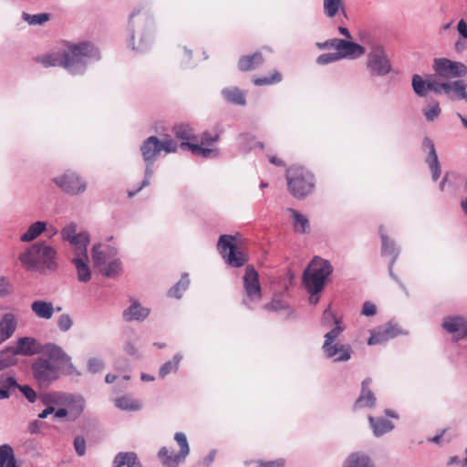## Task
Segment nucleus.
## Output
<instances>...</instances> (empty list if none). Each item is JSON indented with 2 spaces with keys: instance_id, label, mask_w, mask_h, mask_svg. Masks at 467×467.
Here are the masks:
<instances>
[{
  "instance_id": "f257e3e1",
  "label": "nucleus",
  "mask_w": 467,
  "mask_h": 467,
  "mask_svg": "<svg viewBox=\"0 0 467 467\" xmlns=\"http://www.w3.org/2000/svg\"><path fill=\"white\" fill-rule=\"evenodd\" d=\"M71 358L56 345L46 347L43 354L32 363V373L40 387H48L59 378L63 368H71Z\"/></svg>"
},
{
  "instance_id": "f03ea898",
  "label": "nucleus",
  "mask_w": 467,
  "mask_h": 467,
  "mask_svg": "<svg viewBox=\"0 0 467 467\" xmlns=\"http://www.w3.org/2000/svg\"><path fill=\"white\" fill-rule=\"evenodd\" d=\"M178 143L170 137H167L163 140H160L156 136H150L142 142L140 146V152L142 159L146 163V178L144 179L141 185L136 192H129L130 197H132L143 187L149 185L150 178L151 177L152 174V166L157 157L161 154V152L164 151L166 154L174 153L178 150Z\"/></svg>"
},
{
  "instance_id": "7ed1b4c3",
  "label": "nucleus",
  "mask_w": 467,
  "mask_h": 467,
  "mask_svg": "<svg viewBox=\"0 0 467 467\" xmlns=\"http://www.w3.org/2000/svg\"><path fill=\"white\" fill-rule=\"evenodd\" d=\"M99 57L97 47L90 42H81L78 44H68L67 49L62 53V67L76 73L78 69L85 67L89 58L98 59Z\"/></svg>"
},
{
  "instance_id": "20e7f679",
  "label": "nucleus",
  "mask_w": 467,
  "mask_h": 467,
  "mask_svg": "<svg viewBox=\"0 0 467 467\" xmlns=\"http://www.w3.org/2000/svg\"><path fill=\"white\" fill-rule=\"evenodd\" d=\"M285 177L288 191L296 199H304L315 190V176L304 166H291L287 169Z\"/></svg>"
},
{
  "instance_id": "39448f33",
  "label": "nucleus",
  "mask_w": 467,
  "mask_h": 467,
  "mask_svg": "<svg viewBox=\"0 0 467 467\" xmlns=\"http://www.w3.org/2000/svg\"><path fill=\"white\" fill-rule=\"evenodd\" d=\"M330 263L320 257H315L303 275V283L308 293H319L325 286L326 279L332 273Z\"/></svg>"
},
{
  "instance_id": "423d86ee",
  "label": "nucleus",
  "mask_w": 467,
  "mask_h": 467,
  "mask_svg": "<svg viewBox=\"0 0 467 467\" xmlns=\"http://www.w3.org/2000/svg\"><path fill=\"white\" fill-rule=\"evenodd\" d=\"M221 133L222 130L219 126H216L213 132L205 130L201 134L200 144L194 142H182L180 147L187 149L196 156L202 158H216L219 156V149L213 147V145L219 140Z\"/></svg>"
},
{
  "instance_id": "0eeeda50",
  "label": "nucleus",
  "mask_w": 467,
  "mask_h": 467,
  "mask_svg": "<svg viewBox=\"0 0 467 467\" xmlns=\"http://www.w3.org/2000/svg\"><path fill=\"white\" fill-rule=\"evenodd\" d=\"M56 251L48 245L35 244L19 256L20 261L28 268L45 265L51 268L54 265Z\"/></svg>"
},
{
  "instance_id": "6e6552de",
  "label": "nucleus",
  "mask_w": 467,
  "mask_h": 467,
  "mask_svg": "<svg viewBox=\"0 0 467 467\" xmlns=\"http://www.w3.org/2000/svg\"><path fill=\"white\" fill-rule=\"evenodd\" d=\"M217 247L220 254L232 267H240L247 261L246 255L237 249L236 240L233 235H221Z\"/></svg>"
},
{
  "instance_id": "1a4fd4ad",
  "label": "nucleus",
  "mask_w": 467,
  "mask_h": 467,
  "mask_svg": "<svg viewBox=\"0 0 467 467\" xmlns=\"http://www.w3.org/2000/svg\"><path fill=\"white\" fill-rule=\"evenodd\" d=\"M366 66L373 77H381L389 74L391 64L382 47H374L367 57Z\"/></svg>"
},
{
  "instance_id": "9d476101",
  "label": "nucleus",
  "mask_w": 467,
  "mask_h": 467,
  "mask_svg": "<svg viewBox=\"0 0 467 467\" xmlns=\"http://www.w3.org/2000/svg\"><path fill=\"white\" fill-rule=\"evenodd\" d=\"M174 440L180 447V451L178 453H170L166 447L161 448L158 452L160 460L166 467H177L186 458L190 451L187 438L184 433H175Z\"/></svg>"
},
{
  "instance_id": "9b49d317",
  "label": "nucleus",
  "mask_w": 467,
  "mask_h": 467,
  "mask_svg": "<svg viewBox=\"0 0 467 467\" xmlns=\"http://www.w3.org/2000/svg\"><path fill=\"white\" fill-rule=\"evenodd\" d=\"M433 70L441 78H459L467 74V67L451 59L441 57L433 61Z\"/></svg>"
},
{
  "instance_id": "f8f14e48",
  "label": "nucleus",
  "mask_w": 467,
  "mask_h": 467,
  "mask_svg": "<svg viewBox=\"0 0 467 467\" xmlns=\"http://www.w3.org/2000/svg\"><path fill=\"white\" fill-rule=\"evenodd\" d=\"M244 286L246 295V299L244 301L245 305H247V300L259 301L261 299L259 275L255 269L251 265H248L245 268V273L244 275Z\"/></svg>"
},
{
  "instance_id": "ddd939ff",
  "label": "nucleus",
  "mask_w": 467,
  "mask_h": 467,
  "mask_svg": "<svg viewBox=\"0 0 467 467\" xmlns=\"http://www.w3.org/2000/svg\"><path fill=\"white\" fill-rule=\"evenodd\" d=\"M55 183L65 192L78 194L86 190V183L81 178L72 171H66L61 176L54 179Z\"/></svg>"
},
{
  "instance_id": "4468645a",
  "label": "nucleus",
  "mask_w": 467,
  "mask_h": 467,
  "mask_svg": "<svg viewBox=\"0 0 467 467\" xmlns=\"http://www.w3.org/2000/svg\"><path fill=\"white\" fill-rule=\"evenodd\" d=\"M61 235L64 240L69 242L75 253L87 251L89 238L84 233L77 234V228L74 224L66 226L62 230Z\"/></svg>"
},
{
  "instance_id": "2eb2a0df",
  "label": "nucleus",
  "mask_w": 467,
  "mask_h": 467,
  "mask_svg": "<svg viewBox=\"0 0 467 467\" xmlns=\"http://www.w3.org/2000/svg\"><path fill=\"white\" fill-rule=\"evenodd\" d=\"M442 327L453 334L455 340L467 337V320L462 317H446L443 319Z\"/></svg>"
},
{
  "instance_id": "dca6fc26",
  "label": "nucleus",
  "mask_w": 467,
  "mask_h": 467,
  "mask_svg": "<svg viewBox=\"0 0 467 467\" xmlns=\"http://www.w3.org/2000/svg\"><path fill=\"white\" fill-rule=\"evenodd\" d=\"M323 351L327 358H335V361H347L351 357L352 348L350 345L339 343H330L326 347L323 344Z\"/></svg>"
},
{
  "instance_id": "f3484780",
  "label": "nucleus",
  "mask_w": 467,
  "mask_h": 467,
  "mask_svg": "<svg viewBox=\"0 0 467 467\" xmlns=\"http://www.w3.org/2000/svg\"><path fill=\"white\" fill-rule=\"evenodd\" d=\"M17 317L13 313H5L0 319V340L4 343L9 339L17 328Z\"/></svg>"
},
{
  "instance_id": "a211bd4d",
  "label": "nucleus",
  "mask_w": 467,
  "mask_h": 467,
  "mask_svg": "<svg viewBox=\"0 0 467 467\" xmlns=\"http://www.w3.org/2000/svg\"><path fill=\"white\" fill-rule=\"evenodd\" d=\"M338 47L337 50V56L341 58L345 57H358L365 54V47L359 44L341 39L337 42Z\"/></svg>"
},
{
  "instance_id": "6ab92c4d",
  "label": "nucleus",
  "mask_w": 467,
  "mask_h": 467,
  "mask_svg": "<svg viewBox=\"0 0 467 467\" xmlns=\"http://www.w3.org/2000/svg\"><path fill=\"white\" fill-rule=\"evenodd\" d=\"M14 349L17 355L33 356L40 352V344L33 337H25L17 340Z\"/></svg>"
},
{
  "instance_id": "aec40b11",
  "label": "nucleus",
  "mask_w": 467,
  "mask_h": 467,
  "mask_svg": "<svg viewBox=\"0 0 467 467\" xmlns=\"http://www.w3.org/2000/svg\"><path fill=\"white\" fill-rule=\"evenodd\" d=\"M88 257L87 251L75 253V257L72 259V262L78 271V279L80 282H88L91 277V274L88 266Z\"/></svg>"
},
{
  "instance_id": "412c9836",
  "label": "nucleus",
  "mask_w": 467,
  "mask_h": 467,
  "mask_svg": "<svg viewBox=\"0 0 467 467\" xmlns=\"http://www.w3.org/2000/svg\"><path fill=\"white\" fill-rule=\"evenodd\" d=\"M370 383V378H367L362 381L361 393L354 404V409L364 407L371 408L375 405L376 398L372 391L368 389Z\"/></svg>"
},
{
  "instance_id": "4be33fe9",
  "label": "nucleus",
  "mask_w": 467,
  "mask_h": 467,
  "mask_svg": "<svg viewBox=\"0 0 467 467\" xmlns=\"http://www.w3.org/2000/svg\"><path fill=\"white\" fill-rule=\"evenodd\" d=\"M21 462L17 461L14 449L9 444L0 445V467H21Z\"/></svg>"
},
{
  "instance_id": "5701e85b",
  "label": "nucleus",
  "mask_w": 467,
  "mask_h": 467,
  "mask_svg": "<svg viewBox=\"0 0 467 467\" xmlns=\"http://www.w3.org/2000/svg\"><path fill=\"white\" fill-rule=\"evenodd\" d=\"M41 400L46 406H67L72 401V397L61 392H50L43 395Z\"/></svg>"
},
{
  "instance_id": "b1692460",
  "label": "nucleus",
  "mask_w": 467,
  "mask_h": 467,
  "mask_svg": "<svg viewBox=\"0 0 467 467\" xmlns=\"http://www.w3.org/2000/svg\"><path fill=\"white\" fill-rule=\"evenodd\" d=\"M263 63H264L263 55L259 52H256L252 55L244 56V57H240V59L238 61V68L241 71L246 72V71L255 69Z\"/></svg>"
},
{
  "instance_id": "393cba45",
  "label": "nucleus",
  "mask_w": 467,
  "mask_h": 467,
  "mask_svg": "<svg viewBox=\"0 0 467 467\" xmlns=\"http://www.w3.org/2000/svg\"><path fill=\"white\" fill-rule=\"evenodd\" d=\"M323 11L328 18H334L340 13L346 15L344 0H323Z\"/></svg>"
},
{
  "instance_id": "a878e982",
  "label": "nucleus",
  "mask_w": 467,
  "mask_h": 467,
  "mask_svg": "<svg viewBox=\"0 0 467 467\" xmlns=\"http://www.w3.org/2000/svg\"><path fill=\"white\" fill-rule=\"evenodd\" d=\"M31 309L37 317L43 319H50L54 314L53 304L43 300L34 301Z\"/></svg>"
},
{
  "instance_id": "bb28decb",
  "label": "nucleus",
  "mask_w": 467,
  "mask_h": 467,
  "mask_svg": "<svg viewBox=\"0 0 467 467\" xmlns=\"http://www.w3.org/2000/svg\"><path fill=\"white\" fill-rule=\"evenodd\" d=\"M466 88V82L462 79L449 82V88H447L446 94L451 99H457L467 101Z\"/></svg>"
},
{
  "instance_id": "cd10ccee",
  "label": "nucleus",
  "mask_w": 467,
  "mask_h": 467,
  "mask_svg": "<svg viewBox=\"0 0 467 467\" xmlns=\"http://www.w3.org/2000/svg\"><path fill=\"white\" fill-rule=\"evenodd\" d=\"M150 314V310L141 306L139 303H133L129 308L123 312L126 321L143 320Z\"/></svg>"
},
{
  "instance_id": "c85d7f7f",
  "label": "nucleus",
  "mask_w": 467,
  "mask_h": 467,
  "mask_svg": "<svg viewBox=\"0 0 467 467\" xmlns=\"http://www.w3.org/2000/svg\"><path fill=\"white\" fill-rule=\"evenodd\" d=\"M287 212L291 213L293 218V227L296 233L298 234H306L310 229V224L308 219L302 213H298L296 210L288 208Z\"/></svg>"
},
{
  "instance_id": "c756f323",
  "label": "nucleus",
  "mask_w": 467,
  "mask_h": 467,
  "mask_svg": "<svg viewBox=\"0 0 467 467\" xmlns=\"http://www.w3.org/2000/svg\"><path fill=\"white\" fill-rule=\"evenodd\" d=\"M142 467L134 452H119L113 461V467Z\"/></svg>"
},
{
  "instance_id": "7c9ffc66",
  "label": "nucleus",
  "mask_w": 467,
  "mask_h": 467,
  "mask_svg": "<svg viewBox=\"0 0 467 467\" xmlns=\"http://www.w3.org/2000/svg\"><path fill=\"white\" fill-rule=\"evenodd\" d=\"M368 420L374 434L378 437L390 431L394 428L393 423L384 418L369 417Z\"/></svg>"
},
{
  "instance_id": "2f4dec72",
  "label": "nucleus",
  "mask_w": 467,
  "mask_h": 467,
  "mask_svg": "<svg viewBox=\"0 0 467 467\" xmlns=\"http://www.w3.org/2000/svg\"><path fill=\"white\" fill-rule=\"evenodd\" d=\"M18 386L16 379L12 376L1 375L0 376V400L8 399L11 396L13 389Z\"/></svg>"
},
{
  "instance_id": "473e14b6",
  "label": "nucleus",
  "mask_w": 467,
  "mask_h": 467,
  "mask_svg": "<svg viewBox=\"0 0 467 467\" xmlns=\"http://www.w3.org/2000/svg\"><path fill=\"white\" fill-rule=\"evenodd\" d=\"M172 132L176 138L182 140V142H191L196 140L193 129L189 124H177L172 128Z\"/></svg>"
},
{
  "instance_id": "72a5a7b5",
  "label": "nucleus",
  "mask_w": 467,
  "mask_h": 467,
  "mask_svg": "<svg viewBox=\"0 0 467 467\" xmlns=\"http://www.w3.org/2000/svg\"><path fill=\"white\" fill-rule=\"evenodd\" d=\"M223 98L230 103L244 106L245 104V97L244 92L238 88H228L222 91Z\"/></svg>"
},
{
  "instance_id": "f704fd0d",
  "label": "nucleus",
  "mask_w": 467,
  "mask_h": 467,
  "mask_svg": "<svg viewBox=\"0 0 467 467\" xmlns=\"http://www.w3.org/2000/svg\"><path fill=\"white\" fill-rule=\"evenodd\" d=\"M344 467H375L368 456L359 453H352L347 459Z\"/></svg>"
},
{
  "instance_id": "c9c22d12",
  "label": "nucleus",
  "mask_w": 467,
  "mask_h": 467,
  "mask_svg": "<svg viewBox=\"0 0 467 467\" xmlns=\"http://www.w3.org/2000/svg\"><path fill=\"white\" fill-rule=\"evenodd\" d=\"M36 61L41 63L46 67L57 66L62 67V53L60 54L58 52H53L44 56H40L36 58Z\"/></svg>"
},
{
  "instance_id": "e433bc0d",
  "label": "nucleus",
  "mask_w": 467,
  "mask_h": 467,
  "mask_svg": "<svg viewBox=\"0 0 467 467\" xmlns=\"http://www.w3.org/2000/svg\"><path fill=\"white\" fill-rule=\"evenodd\" d=\"M102 247L101 244L94 245L92 249V259L94 265L99 269L102 267L105 264H107L109 259V255L113 254V251L110 250L109 254H106L105 251L100 250Z\"/></svg>"
},
{
  "instance_id": "4c0bfd02",
  "label": "nucleus",
  "mask_w": 467,
  "mask_h": 467,
  "mask_svg": "<svg viewBox=\"0 0 467 467\" xmlns=\"http://www.w3.org/2000/svg\"><path fill=\"white\" fill-rule=\"evenodd\" d=\"M46 229L44 222H36L29 226L27 231L21 236V241L30 242L36 238Z\"/></svg>"
},
{
  "instance_id": "58836bf2",
  "label": "nucleus",
  "mask_w": 467,
  "mask_h": 467,
  "mask_svg": "<svg viewBox=\"0 0 467 467\" xmlns=\"http://www.w3.org/2000/svg\"><path fill=\"white\" fill-rule=\"evenodd\" d=\"M99 271L107 277H116L121 272V263L119 259H113L100 267Z\"/></svg>"
},
{
  "instance_id": "ea45409f",
  "label": "nucleus",
  "mask_w": 467,
  "mask_h": 467,
  "mask_svg": "<svg viewBox=\"0 0 467 467\" xmlns=\"http://www.w3.org/2000/svg\"><path fill=\"white\" fill-rule=\"evenodd\" d=\"M413 91L419 96V97H425L427 93L429 92L428 88V78L426 79H423L421 76L415 74L412 77L411 81Z\"/></svg>"
},
{
  "instance_id": "a19ab883",
  "label": "nucleus",
  "mask_w": 467,
  "mask_h": 467,
  "mask_svg": "<svg viewBox=\"0 0 467 467\" xmlns=\"http://www.w3.org/2000/svg\"><path fill=\"white\" fill-rule=\"evenodd\" d=\"M17 354L15 353L14 348H6L5 350L0 352V370L8 368L15 364V357Z\"/></svg>"
},
{
  "instance_id": "79ce46f5",
  "label": "nucleus",
  "mask_w": 467,
  "mask_h": 467,
  "mask_svg": "<svg viewBox=\"0 0 467 467\" xmlns=\"http://www.w3.org/2000/svg\"><path fill=\"white\" fill-rule=\"evenodd\" d=\"M428 88L429 91H433L436 94H446L449 88V82H441L434 76H428Z\"/></svg>"
},
{
  "instance_id": "37998d69",
  "label": "nucleus",
  "mask_w": 467,
  "mask_h": 467,
  "mask_svg": "<svg viewBox=\"0 0 467 467\" xmlns=\"http://www.w3.org/2000/svg\"><path fill=\"white\" fill-rule=\"evenodd\" d=\"M282 78V74L275 70L269 77L255 78L253 81L256 86H265L279 83Z\"/></svg>"
},
{
  "instance_id": "c03bdc74",
  "label": "nucleus",
  "mask_w": 467,
  "mask_h": 467,
  "mask_svg": "<svg viewBox=\"0 0 467 467\" xmlns=\"http://www.w3.org/2000/svg\"><path fill=\"white\" fill-rule=\"evenodd\" d=\"M180 358L178 357H173L172 359L167 361L163 364L160 368V377L165 378L168 374L176 372L179 367Z\"/></svg>"
},
{
  "instance_id": "a18cd8bd",
  "label": "nucleus",
  "mask_w": 467,
  "mask_h": 467,
  "mask_svg": "<svg viewBox=\"0 0 467 467\" xmlns=\"http://www.w3.org/2000/svg\"><path fill=\"white\" fill-rule=\"evenodd\" d=\"M422 144H423V147L429 149V154L426 159V161L428 162V164L429 165L438 164L439 161H438V156L436 153L435 145H434L433 141L429 138H425Z\"/></svg>"
},
{
  "instance_id": "49530a36",
  "label": "nucleus",
  "mask_w": 467,
  "mask_h": 467,
  "mask_svg": "<svg viewBox=\"0 0 467 467\" xmlns=\"http://www.w3.org/2000/svg\"><path fill=\"white\" fill-rule=\"evenodd\" d=\"M188 285L189 280L186 276H183L174 286L170 289L169 296L178 299L181 298L182 292L187 289Z\"/></svg>"
},
{
  "instance_id": "de8ad7c7",
  "label": "nucleus",
  "mask_w": 467,
  "mask_h": 467,
  "mask_svg": "<svg viewBox=\"0 0 467 467\" xmlns=\"http://www.w3.org/2000/svg\"><path fill=\"white\" fill-rule=\"evenodd\" d=\"M441 108L438 102H433L427 108L423 109V114L428 121H433L441 114Z\"/></svg>"
},
{
  "instance_id": "09e8293b",
  "label": "nucleus",
  "mask_w": 467,
  "mask_h": 467,
  "mask_svg": "<svg viewBox=\"0 0 467 467\" xmlns=\"http://www.w3.org/2000/svg\"><path fill=\"white\" fill-rule=\"evenodd\" d=\"M345 327L338 323L336 325V327L331 329L329 332H327L325 335V341L324 344H326V347L330 345V343H334L337 338L340 336V334L344 331Z\"/></svg>"
},
{
  "instance_id": "8fccbe9b",
  "label": "nucleus",
  "mask_w": 467,
  "mask_h": 467,
  "mask_svg": "<svg viewBox=\"0 0 467 467\" xmlns=\"http://www.w3.org/2000/svg\"><path fill=\"white\" fill-rule=\"evenodd\" d=\"M116 406L122 410H136L140 408L139 403L127 397H120L116 400Z\"/></svg>"
},
{
  "instance_id": "3c124183",
  "label": "nucleus",
  "mask_w": 467,
  "mask_h": 467,
  "mask_svg": "<svg viewBox=\"0 0 467 467\" xmlns=\"http://www.w3.org/2000/svg\"><path fill=\"white\" fill-rule=\"evenodd\" d=\"M23 17L30 25H36V24L41 25L49 19V15L48 14L29 15L26 13H23Z\"/></svg>"
},
{
  "instance_id": "603ef678",
  "label": "nucleus",
  "mask_w": 467,
  "mask_h": 467,
  "mask_svg": "<svg viewBox=\"0 0 467 467\" xmlns=\"http://www.w3.org/2000/svg\"><path fill=\"white\" fill-rule=\"evenodd\" d=\"M104 368V362L99 358H91L88 361V370L91 373H98Z\"/></svg>"
},
{
  "instance_id": "864d4df0",
  "label": "nucleus",
  "mask_w": 467,
  "mask_h": 467,
  "mask_svg": "<svg viewBox=\"0 0 467 467\" xmlns=\"http://www.w3.org/2000/svg\"><path fill=\"white\" fill-rule=\"evenodd\" d=\"M388 341V337L383 329H379L371 334L368 340V345H377Z\"/></svg>"
},
{
  "instance_id": "5fc2aeb1",
  "label": "nucleus",
  "mask_w": 467,
  "mask_h": 467,
  "mask_svg": "<svg viewBox=\"0 0 467 467\" xmlns=\"http://www.w3.org/2000/svg\"><path fill=\"white\" fill-rule=\"evenodd\" d=\"M16 387H17L16 389H18L23 393V395L26 397V399L29 402L33 403L36 400V399H37L36 392L30 386H28V385L22 386V385L18 384V386H16Z\"/></svg>"
},
{
  "instance_id": "6e6d98bb",
  "label": "nucleus",
  "mask_w": 467,
  "mask_h": 467,
  "mask_svg": "<svg viewBox=\"0 0 467 467\" xmlns=\"http://www.w3.org/2000/svg\"><path fill=\"white\" fill-rule=\"evenodd\" d=\"M340 59V56L336 53L322 54L317 58L319 65H327Z\"/></svg>"
},
{
  "instance_id": "4d7b16f0",
  "label": "nucleus",
  "mask_w": 467,
  "mask_h": 467,
  "mask_svg": "<svg viewBox=\"0 0 467 467\" xmlns=\"http://www.w3.org/2000/svg\"><path fill=\"white\" fill-rule=\"evenodd\" d=\"M72 324V319L67 314L61 315L57 320V326L61 331H67Z\"/></svg>"
},
{
  "instance_id": "13d9d810",
  "label": "nucleus",
  "mask_w": 467,
  "mask_h": 467,
  "mask_svg": "<svg viewBox=\"0 0 467 467\" xmlns=\"http://www.w3.org/2000/svg\"><path fill=\"white\" fill-rule=\"evenodd\" d=\"M322 322L327 325H329L331 322H333L335 325H337L338 323H340V320L333 313L330 307H328L323 313Z\"/></svg>"
},
{
  "instance_id": "bf43d9fd",
  "label": "nucleus",
  "mask_w": 467,
  "mask_h": 467,
  "mask_svg": "<svg viewBox=\"0 0 467 467\" xmlns=\"http://www.w3.org/2000/svg\"><path fill=\"white\" fill-rule=\"evenodd\" d=\"M74 448L78 456H83L86 453V441L83 437L78 436L74 440Z\"/></svg>"
},
{
  "instance_id": "052dcab7",
  "label": "nucleus",
  "mask_w": 467,
  "mask_h": 467,
  "mask_svg": "<svg viewBox=\"0 0 467 467\" xmlns=\"http://www.w3.org/2000/svg\"><path fill=\"white\" fill-rule=\"evenodd\" d=\"M12 293V285L9 281L0 276V296H6Z\"/></svg>"
},
{
  "instance_id": "680f3d73",
  "label": "nucleus",
  "mask_w": 467,
  "mask_h": 467,
  "mask_svg": "<svg viewBox=\"0 0 467 467\" xmlns=\"http://www.w3.org/2000/svg\"><path fill=\"white\" fill-rule=\"evenodd\" d=\"M341 39L339 38H333V39H329V40H327L326 42H323V43H317V46L319 49H327V48H334L336 50H337V47H338V41H340Z\"/></svg>"
},
{
  "instance_id": "e2e57ef3",
  "label": "nucleus",
  "mask_w": 467,
  "mask_h": 467,
  "mask_svg": "<svg viewBox=\"0 0 467 467\" xmlns=\"http://www.w3.org/2000/svg\"><path fill=\"white\" fill-rule=\"evenodd\" d=\"M376 306L371 302H365L362 307L361 314L367 317H371L376 314Z\"/></svg>"
},
{
  "instance_id": "0e129e2a",
  "label": "nucleus",
  "mask_w": 467,
  "mask_h": 467,
  "mask_svg": "<svg viewBox=\"0 0 467 467\" xmlns=\"http://www.w3.org/2000/svg\"><path fill=\"white\" fill-rule=\"evenodd\" d=\"M384 333L386 334L388 340L393 338L400 334V330L392 325H389L383 328Z\"/></svg>"
},
{
  "instance_id": "69168bd1",
  "label": "nucleus",
  "mask_w": 467,
  "mask_h": 467,
  "mask_svg": "<svg viewBox=\"0 0 467 467\" xmlns=\"http://www.w3.org/2000/svg\"><path fill=\"white\" fill-rule=\"evenodd\" d=\"M457 30L463 38H467V24L463 19L459 21Z\"/></svg>"
},
{
  "instance_id": "338daca9",
  "label": "nucleus",
  "mask_w": 467,
  "mask_h": 467,
  "mask_svg": "<svg viewBox=\"0 0 467 467\" xmlns=\"http://www.w3.org/2000/svg\"><path fill=\"white\" fill-rule=\"evenodd\" d=\"M430 166V169L431 171V173H432V179L433 181H437L441 175V166H440V163L438 164H431V165H429Z\"/></svg>"
},
{
  "instance_id": "774afa93",
  "label": "nucleus",
  "mask_w": 467,
  "mask_h": 467,
  "mask_svg": "<svg viewBox=\"0 0 467 467\" xmlns=\"http://www.w3.org/2000/svg\"><path fill=\"white\" fill-rule=\"evenodd\" d=\"M28 430H29V432L34 434V433H38L40 431V423L39 421L37 420H34L32 421L29 426H28Z\"/></svg>"
}]
</instances>
